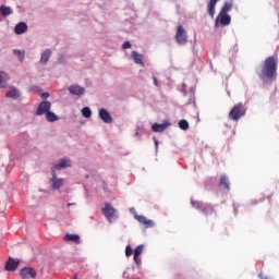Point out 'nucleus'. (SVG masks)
<instances>
[{"instance_id": "obj_14", "label": "nucleus", "mask_w": 279, "mask_h": 279, "mask_svg": "<svg viewBox=\"0 0 279 279\" xmlns=\"http://www.w3.org/2000/svg\"><path fill=\"white\" fill-rule=\"evenodd\" d=\"M52 51L51 49H46L41 52L39 64H43L44 66H47V63L49 62V59L51 58Z\"/></svg>"}, {"instance_id": "obj_41", "label": "nucleus", "mask_w": 279, "mask_h": 279, "mask_svg": "<svg viewBox=\"0 0 279 279\" xmlns=\"http://www.w3.org/2000/svg\"><path fill=\"white\" fill-rule=\"evenodd\" d=\"M136 136H138V133H135Z\"/></svg>"}, {"instance_id": "obj_27", "label": "nucleus", "mask_w": 279, "mask_h": 279, "mask_svg": "<svg viewBox=\"0 0 279 279\" xmlns=\"http://www.w3.org/2000/svg\"><path fill=\"white\" fill-rule=\"evenodd\" d=\"M179 128L180 130L186 132V130H189V121H186L185 119L179 121Z\"/></svg>"}, {"instance_id": "obj_2", "label": "nucleus", "mask_w": 279, "mask_h": 279, "mask_svg": "<svg viewBox=\"0 0 279 279\" xmlns=\"http://www.w3.org/2000/svg\"><path fill=\"white\" fill-rule=\"evenodd\" d=\"M102 215L109 221V223H114L119 219V214L114 207H112L109 203H105V206L101 208Z\"/></svg>"}, {"instance_id": "obj_4", "label": "nucleus", "mask_w": 279, "mask_h": 279, "mask_svg": "<svg viewBox=\"0 0 279 279\" xmlns=\"http://www.w3.org/2000/svg\"><path fill=\"white\" fill-rule=\"evenodd\" d=\"M52 178L50 179V189L51 191H60L64 185V179L58 178L56 170L51 171Z\"/></svg>"}, {"instance_id": "obj_3", "label": "nucleus", "mask_w": 279, "mask_h": 279, "mask_svg": "<svg viewBox=\"0 0 279 279\" xmlns=\"http://www.w3.org/2000/svg\"><path fill=\"white\" fill-rule=\"evenodd\" d=\"M245 106L243 104H238L235 105L229 112V119L231 121H239V119H241V117H245Z\"/></svg>"}, {"instance_id": "obj_20", "label": "nucleus", "mask_w": 279, "mask_h": 279, "mask_svg": "<svg viewBox=\"0 0 279 279\" xmlns=\"http://www.w3.org/2000/svg\"><path fill=\"white\" fill-rule=\"evenodd\" d=\"M132 58L135 64H141V66H145V63H143V54L138 53V51L133 50Z\"/></svg>"}, {"instance_id": "obj_8", "label": "nucleus", "mask_w": 279, "mask_h": 279, "mask_svg": "<svg viewBox=\"0 0 279 279\" xmlns=\"http://www.w3.org/2000/svg\"><path fill=\"white\" fill-rule=\"evenodd\" d=\"M175 39L178 45H186L187 43L186 31L184 29V27H182V25H179L177 27Z\"/></svg>"}, {"instance_id": "obj_40", "label": "nucleus", "mask_w": 279, "mask_h": 279, "mask_svg": "<svg viewBox=\"0 0 279 279\" xmlns=\"http://www.w3.org/2000/svg\"><path fill=\"white\" fill-rule=\"evenodd\" d=\"M72 279H77V275H75Z\"/></svg>"}, {"instance_id": "obj_32", "label": "nucleus", "mask_w": 279, "mask_h": 279, "mask_svg": "<svg viewBox=\"0 0 279 279\" xmlns=\"http://www.w3.org/2000/svg\"><path fill=\"white\" fill-rule=\"evenodd\" d=\"M122 48H123V49H132V43H130V41H124L123 45H122Z\"/></svg>"}, {"instance_id": "obj_21", "label": "nucleus", "mask_w": 279, "mask_h": 279, "mask_svg": "<svg viewBox=\"0 0 279 279\" xmlns=\"http://www.w3.org/2000/svg\"><path fill=\"white\" fill-rule=\"evenodd\" d=\"M219 186L225 189V191H230V181L228 180V177L223 174L220 177Z\"/></svg>"}, {"instance_id": "obj_13", "label": "nucleus", "mask_w": 279, "mask_h": 279, "mask_svg": "<svg viewBox=\"0 0 279 279\" xmlns=\"http://www.w3.org/2000/svg\"><path fill=\"white\" fill-rule=\"evenodd\" d=\"M98 117L104 123H112V116H110V112L104 108L99 109Z\"/></svg>"}, {"instance_id": "obj_29", "label": "nucleus", "mask_w": 279, "mask_h": 279, "mask_svg": "<svg viewBox=\"0 0 279 279\" xmlns=\"http://www.w3.org/2000/svg\"><path fill=\"white\" fill-rule=\"evenodd\" d=\"M134 253L131 245H126L125 247V256L130 258V256Z\"/></svg>"}, {"instance_id": "obj_12", "label": "nucleus", "mask_w": 279, "mask_h": 279, "mask_svg": "<svg viewBox=\"0 0 279 279\" xmlns=\"http://www.w3.org/2000/svg\"><path fill=\"white\" fill-rule=\"evenodd\" d=\"M70 95H75L76 97H82V95H84L86 93V88L77 85V84H74V85H71L69 88H68Z\"/></svg>"}, {"instance_id": "obj_16", "label": "nucleus", "mask_w": 279, "mask_h": 279, "mask_svg": "<svg viewBox=\"0 0 279 279\" xmlns=\"http://www.w3.org/2000/svg\"><path fill=\"white\" fill-rule=\"evenodd\" d=\"M27 29H28L27 23L20 22L14 27V34H16L17 36H21L22 34H25Z\"/></svg>"}, {"instance_id": "obj_23", "label": "nucleus", "mask_w": 279, "mask_h": 279, "mask_svg": "<svg viewBox=\"0 0 279 279\" xmlns=\"http://www.w3.org/2000/svg\"><path fill=\"white\" fill-rule=\"evenodd\" d=\"M59 119L60 118L51 110L46 113V120L48 123H56V121H59Z\"/></svg>"}, {"instance_id": "obj_33", "label": "nucleus", "mask_w": 279, "mask_h": 279, "mask_svg": "<svg viewBox=\"0 0 279 279\" xmlns=\"http://www.w3.org/2000/svg\"><path fill=\"white\" fill-rule=\"evenodd\" d=\"M217 1H219V0H210V12H211V14L215 10V5H217Z\"/></svg>"}, {"instance_id": "obj_18", "label": "nucleus", "mask_w": 279, "mask_h": 279, "mask_svg": "<svg viewBox=\"0 0 279 279\" xmlns=\"http://www.w3.org/2000/svg\"><path fill=\"white\" fill-rule=\"evenodd\" d=\"M169 125H171V123H169V121H165L161 124L155 123V124H153L151 130H153V132H165V130H167L169 128Z\"/></svg>"}, {"instance_id": "obj_37", "label": "nucleus", "mask_w": 279, "mask_h": 279, "mask_svg": "<svg viewBox=\"0 0 279 279\" xmlns=\"http://www.w3.org/2000/svg\"><path fill=\"white\" fill-rule=\"evenodd\" d=\"M207 12L210 14V1L207 2Z\"/></svg>"}, {"instance_id": "obj_22", "label": "nucleus", "mask_w": 279, "mask_h": 279, "mask_svg": "<svg viewBox=\"0 0 279 279\" xmlns=\"http://www.w3.org/2000/svg\"><path fill=\"white\" fill-rule=\"evenodd\" d=\"M63 241L72 242V243H80V235L68 233L64 235Z\"/></svg>"}, {"instance_id": "obj_9", "label": "nucleus", "mask_w": 279, "mask_h": 279, "mask_svg": "<svg viewBox=\"0 0 279 279\" xmlns=\"http://www.w3.org/2000/svg\"><path fill=\"white\" fill-rule=\"evenodd\" d=\"M51 110V104L49 100L41 101L36 110V117H43V114H47Z\"/></svg>"}, {"instance_id": "obj_24", "label": "nucleus", "mask_w": 279, "mask_h": 279, "mask_svg": "<svg viewBox=\"0 0 279 279\" xmlns=\"http://www.w3.org/2000/svg\"><path fill=\"white\" fill-rule=\"evenodd\" d=\"M8 86V78L4 72H0V88Z\"/></svg>"}, {"instance_id": "obj_36", "label": "nucleus", "mask_w": 279, "mask_h": 279, "mask_svg": "<svg viewBox=\"0 0 279 279\" xmlns=\"http://www.w3.org/2000/svg\"><path fill=\"white\" fill-rule=\"evenodd\" d=\"M41 97H43V99H48L49 93H44V94H41Z\"/></svg>"}, {"instance_id": "obj_25", "label": "nucleus", "mask_w": 279, "mask_h": 279, "mask_svg": "<svg viewBox=\"0 0 279 279\" xmlns=\"http://www.w3.org/2000/svg\"><path fill=\"white\" fill-rule=\"evenodd\" d=\"M82 114L85 119H90V117H93V111L90 110V107H84L82 109Z\"/></svg>"}, {"instance_id": "obj_35", "label": "nucleus", "mask_w": 279, "mask_h": 279, "mask_svg": "<svg viewBox=\"0 0 279 279\" xmlns=\"http://www.w3.org/2000/svg\"><path fill=\"white\" fill-rule=\"evenodd\" d=\"M153 81H154V85H155V86H160V85L158 84V78H156V76H153Z\"/></svg>"}, {"instance_id": "obj_38", "label": "nucleus", "mask_w": 279, "mask_h": 279, "mask_svg": "<svg viewBox=\"0 0 279 279\" xmlns=\"http://www.w3.org/2000/svg\"><path fill=\"white\" fill-rule=\"evenodd\" d=\"M155 151H158V140H155Z\"/></svg>"}, {"instance_id": "obj_5", "label": "nucleus", "mask_w": 279, "mask_h": 279, "mask_svg": "<svg viewBox=\"0 0 279 279\" xmlns=\"http://www.w3.org/2000/svg\"><path fill=\"white\" fill-rule=\"evenodd\" d=\"M71 167H72L71 158L63 157L52 166L51 171H60L62 169H69Z\"/></svg>"}, {"instance_id": "obj_28", "label": "nucleus", "mask_w": 279, "mask_h": 279, "mask_svg": "<svg viewBox=\"0 0 279 279\" xmlns=\"http://www.w3.org/2000/svg\"><path fill=\"white\" fill-rule=\"evenodd\" d=\"M145 246L143 244H140L135 250H134V255L133 256H141L143 254V248Z\"/></svg>"}, {"instance_id": "obj_7", "label": "nucleus", "mask_w": 279, "mask_h": 279, "mask_svg": "<svg viewBox=\"0 0 279 279\" xmlns=\"http://www.w3.org/2000/svg\"><path fill=\"white\" fill-rule=\"evenodd\" d=\"M20 265L21 259L9 256L8 260L5 262L4 269L5 271H16Z\"/></svg>"}, {"instance_id": "obj_19", "label": "nucleus", "mask_w": 279, "mask_h": 279, "mask_svg": "<svg viewBox=\"0 0 279 279\" xmlns=\"http://www.w3.org/2000/svg\"><path fill=\"white\" fill-rule=\"evenodd\" d=\"M11 14H14V10L12 9V7H8L5 4L0 5L1 16L5 19L7 16H11Z\"/></svg>"}, {"instance_id": "obj_17", "label": "nucleus", "mask_w": 279, "mask_h": 279, "mask_svg": "<svg viewBox=\"0 0 279 279\" xmlns=\"http://www.w3.org/2000/svg\"><path fill=\"white\" fill-rule=\"evenodd\" d=\"M135 219L140 222L143 223V226H146V228H154L156 226L153 220L147 219L145 216H135Z\"/></svg>"}, {"instance_id": "obj_26", "label": "nucleus", "mask_w": 279, "mask_h": 279, "mask_svg": "<svg viewBox=\"0 0 279 279\" xmlns=\"http://www.w3.org/2000/svg\"><path fill=\"white\" fill-rule=\"evenodd\" d=\"M230 10H232V3L230 2H226L220 11V13L222 14H228V12H230Z\"/></svg>"}, {"instance_id": "obj_31", "label": "nucleus", "mask_w": 279, "mask_h": 279, "mask_svg": "<svg viewBox=\"0 0 279 279\" xmlns=\"http://www.w3.org/2000/svg\"><path fill=\"white\" fill-rule=\"evenodd\" d=\"M13 53L14 56H20V58L24 59L25 54L21 52V50L19 49H13Z\"/></svg>"}, {"instance_id": "obj_11", "label": "nucleus", "mask_w": 279, "mask_h": 279, "mask_svg": "<svg viewBox=\"0 0 279 279\" xmlns=\"http://www.w3.org/2000/svg\"><path fill=\"white\" fill-rule=\"evenodd\" d=\"M5 97L7 99H13V101H16L21 99V90L14 86H10Z\"/></svg>"}, {"instance_id": "obj_1", "label": "nucleus", "mask_w": 279, "mask_h": 279, "mask_svg": "<svg viewBox=\"0 0 279 279\" xmlns=\"http://www.w3.org/2000/svg\"><path fill=\"white\" fill-rule=\"evenodd\" d=\"M257 75L263 82H276L278 77V59L274 56L266 58Z\"/></svg>"}, {"instance_id": "obj_6", "label": "nucleus", "mask_w": 279, "mask_h": 279, "mask_svg": "<svg viewBox=\"0 0 279 279\" xmlns=\"http://www.w3.org/2000/svg\"><path fill=\"white\" fill-rule=\"evenodd\" d=\"M38 276V272H36V269L34 267H24L20 270V278L22 279H36Z\"/></svg>"}, {"instance_id": "obj_15", "label": "nucleus", "mask_w": 279, "mask_h": 279, "mask_svg": "<svg viewBox=\"0 0 279 279\" xmlns=\"http://www.w3.org/2000/svg\"><path fill=\"white\" fill-rule=\"evenodd\" d=\"M191 204L194 208H197V210H201L203 213V215H208V205H205L202 202H195V201H191Z\"/></svg>"}, {"instance_id": "obj_30", "label": "nucleus", "mask_w": 279, "mask_h": 279, "mask_svg": "<svg viewBox=\"0 0 279 279\" xmlns=\"http://www.w3.org/2000/svg\"><path fill=\"white\" fill-rule=\"evenodd\" d=\"M133 260H134L135 265H137V267H141L142 259L140 258V256H133Z\"/></svg>"}, {"instance_id": "obj_34", "label": "nucleus", "mask_w": 279, "mask_h": 279, "mask_svg": "<svg viewBox=\"0 0 279 279\" xmlns=\"http://www.w3.org/2000/svg\"><path fill=\"white\" fill-rule=\"evenodd\" d=\"M130 213H131V215H134L135 218H136V216H138V214H136V209L134 207L130 208Z\"/></svg>"}, {"instance_id": "obj_39", "label": "nucleus", "mask_w": 279, "mask_h": 279, "mask_svg": "<svg viewBox=\"0 0 279 279\" xmlns=\"http://www.w3.org/2000/svg\"><path fill=\"white\" fill-rule=\"evenodd\" d=\"M75 206V203H69L68 207Z\"/></svg>"}, {"instance_id": "obj_10", "label": "nucleus", "mask_w": 279, "mask_h": 279, "mask_svg": "<svg viewBox=\"0 0 279 279\" xmlns=\"http://www.w3.org/2000/svg\"><path fill=\"white\" fill-rule=\"evenodd\" d=\"M230 21H232V17L228 13H219L217 19H216V26L217 25H222L226 27L227 25H230Z\"/></svg>"}]
</instances>
